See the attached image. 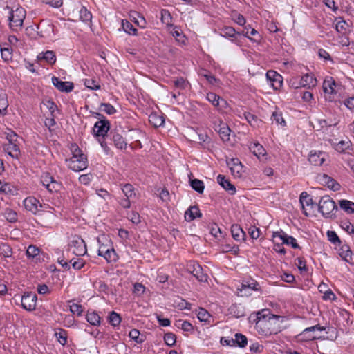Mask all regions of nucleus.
Returning <instances> with one entry per match:
<instances>
[{
    "instance_id": "6e6d98bb",
    "label": "nucleus",
    "mask_w": 354,
    "mask_h": 354,
    "mask_svg": "<svg viewBox=\"0 0 354 354\" xmlns=\"http://www.w3.org/2000/svg\"><path fill=\"white\" fill-rule=\"evenodd\" d=\"M84 85L91 90H97L100 88L99 82L94 79H86L84 80Z\"/></svg>"
},
{
    "instance_id": "ea45409f",
    "label": "nucleus",
    "mask_w": 354,
    "mask_h": 354,
    "mask_svg": "<svg viewBox=\"0 0 354 354\" xmlns=\"http://www.w3.org/2000/svg\"><path fill=\"white\" fill-rule=\"evenodd\" d=\"M337 20L336 25H335V29L339 33H344L347 31L348 28V23L343 19L342 17H339L336 19Z\"/></svg>"
},
{
    "instance_id": "aec40b11",
    "label": "nucleus",
    "mask_w": 354,
    "mask_h": 354,
    "mask_svg": "<svg viewBox=\"0 0 354 354\" xmlns=\"http://www.w3.org/2000/svg\"><path fill=\"white\" fill-rule=\"evenodd\" d=\"M299 202L301 203L304 214L308 216L309 214L305 209V205L313 207L314 205H316V203H315L313 199L309 197V194L306 192H301L299 196Z\"/></svg>"
},
{
    "instance_id": "f704fd0d",
    "label": "nucleus",
    "mask_w": 354,
    "mask_h": 354,
    "mask_svg": "<svg viewBox=\"0 0 354 354\" xmlns=\"http://www.w3.org/2000/svg\"><path fill=\"white\" fill-rule=\"evenodd\" d=\"M192 275L199 281V282H207L208 275L204 272L203 268L201 266H196V270L192 274Z\"/></svg>"
},
{
    "instance_id": "f257e3e1",
    "label": "nucleus",
    "mask_w": 354,
    "mask_h": 354,
    "mask_svg": "<svg viewBox=\"0 0 354 354\" xmlns=\"http://www.w3.org/2000/svg\"><path fill=\"white\" fill-rule=\"evenodd\" d=\"M282 317L279 315H271L270 318L267 320L260 321V322L255 326L257 332L263 336H270L276 335L281 332Z\"/></svg>"
},
{
    "instance_id": "5701e85b",
    "label": "nucleus",
    "mask_w": 354,
    "mask_h": 354,
    "mask_svg": "<svg viewBox=\"0 0 354 354\" xmlns=\"http://www.w3.org/2000/svg\"><path fill=\"white\" fill-rule=\"evenodd\" d=\"M320 180L324 185H326L333 191H338L340 189V185L335 179L332 178L327 174H323L320 177Z\"/></svg>"
},
{
    "instance_id": "dca6fc26",
    "label": "nucleus",
    "mask_w": 354,
    "mask_h": 354,
    "mask_svg": "<svg viewBox=\"0 0 354 354\" xmlns=\"http://www.w3.org/2000/svg\"><path fill=\"white\" fill-rule=\"evenodd\" d=\"M326 154L322 151H311L309 154V162L315 166L322 165L326 160Z\"/></svg>"
},
{
    "instance_id": "0e129e2a",
    "label": "nucleus",
    "mask_w": 354,
    "mask_h": 354,
    "mask_svg": "<svg viewBox=\"0 0 354 354\" xmlns=\"http://www.w3.org/2000/svg\"><path fill=\"white\" fill-rule=\"evenodd\" d=\"M340 225L342 228L346 231L348 234H354V226L351 222L347 221H342Z\"/></svg>"
},
{
    "instance_id": "1a4fd4ad",
    "label": "nucleus",
    "mask_w": 354,
    "mask_h": 354,
    "mask_svg": "<svg viewBox=\"0 0 354 354\" xmlns=\"http://www.w3.org/2000/svg\"><path fill=\"white\" fill-rule=\"evenodd\" d=\"M37 34L41 37L52 38L55 35L54 26L49 21L42 20L37 26Z\"/></svg>"
},
{
    "instance_id": "20e7f679",
    "label": "nucleus",
    "mask_w": 354,
    "mask_h": 354,
    "mask_svg": "<svg viewBox=\"0 0 354 354\" xmlns=\"http://www.w3.org/2000/svg\"><path fill=\"white\" fill-rule=\"evenodd\" d=\"M326 328L321 326L319 324L315 326L306 328L301 333L298 334L295 339L298 342H309L315 339L321 338V336L318 335V331L325 330Z\"/></svg>"
},
{
    "instance_id": "c03bdc74",
    "label": "nucleus",
    "mask_w": 354,
    "mask_h": 354,
    "mask_svg": "<svg viewBox=\"0 0 354 354\" xmlns=\"http://www.w3.org/2000/svg\"><path fill=\"white\" fill-rule=\"evenodd\" d=\"M80 13V19L83 22L88 23L91 21L92 15L91 13L86 8V7L82 6L79 12Z\"/></svg>"
},
{
    "instance_id": "9d476101",
    "label": "nucleus",
    "mask_w": 354,
    "mask_h": 354,
    "mask_svg": "<svg viewBox=\"0 0 354 354\" xmlns=\"http://www.w3.org/2000/svg\"><path fill=\"white\" fill-rule=\"evenodd\" d=\"M323 90L325 93V98L330 102L334 101V95L336 94V83L331 77H326L323 82Z\"/></svg>"
},
{
    "instance_id": "ddd939ff",
    "label": "nucleus",
    "mask_w": 354,
    "mask_h": 354,
    "mask_svg": "<svg viewBox=\"0 0 354 354\" xmlns=\"http://www.w3.org/2000/svg\"><path fill=\"white\" fill-rule=\"evenodd\" d=\"M266 78L274 90L279 89L283 84L282 76L274 71L270 70L266 73Z\"/></svg>"
},
{
    "instance_id": "a18cd8bd",
    "label": "nucleus",
    "mask_w": 354,
    "mask_h": 354,
    "mask_svg": "<svg viewBox=\"0 0 354 354\" xmlns=\"http://www.w3.org/2000/svg\"><path fill=\"white\" fill-rule=\"evenodd\" d=\"M351 147V141L342 140L339 142L335 147L337 151L339 153H344L347 149H349Z\"/></svg>"
},
{
    "instance_id": "13d9d810",
    "label": "nucleus",
    "mask_w": 354,
    "mask_h": 354,
    "mask_svg": "<svg viewBox=\"0 0 354 354\" xmlns=\"http://www.w3.org/2000/svg\"><path fill=\"white\" fill-rule=\"evenodd\" d=\"M5 218L10 223H15L17 221V213L10 209H6Z\"/></svg>"
},
{
    "instance_id": "052dcab7",
    "label": "nucleus",
    "mask_w": 354,
    "mask_h": 354,
    "mask_svg": "<svg viewBox=\"0 0 354 354\" xmlns=\"http://www.w3.org/2000/svg\"><path fill=\"white\" fill-rule=\"evenodd\" d=\"M197 317L200 321L207 322L210 317V315L205 309L200 308L197 313Z\"/></svg>"
},
{
    "instance_id": "3c124183",
    "label": "nucleus",
    "mask_w": 354,
    "mask_h": 354,
    "mask_svg": "<svg viewBox=\"0 0 354 354\" xmlns=\"http://www.w3.org/2000/svg\"><path fill=\"white\" fill-rule=\"evenodd\" d=\"M42 58L50 64H54L56 62L55 53L52 50H47L43 54Z\"/></svg>"
},
{
    "instance_id": "a211bd4d",
    "label": "nucleus",
    "mask_w": 354,
    "mask_h": 354,
    "mask_svg": "<svg viewBox=\"0 0 354 354\" xmlns=\"http://www.w3.org/2000/svg\"><path fill=\"white\" fill-rule=\"evenodd\" d=\"M271 315L272 314L270 313L269 310L263 309L255 314H252L250 316L249 319L251 323L255 324V326H257L260 321L267 320V319L270 318Z\"/></svg>"
},
{
    "instance_id": "09e8293b",
    "label": "nucleus",
    "mask_w": 354,
    "mask_h": 354,
    "mask_svg": "<svg viewBox=\"0 0 354 354\" xmlns=\"http://www.w3.org/2000/svg\"><path fill=\"white\" fill-rule=\"evenodd\" d=\"M39 252L40 250L39 248L33 245H30L27 248L26 254L28 258L34 259L39 254Z\"/></svg>"
},
{
    "instance_id": "e2e57ef3",
    "label": "nucleus",
    "mask_w": 354,
    "mask_h": 354,
    "mask_svg": "<svg viewBox=\"0 0 354 354\" xmlns=\"http://www.w3.org/2000/svg\"><path fill=\"white\" fill-rule=\"evenodd\" d=\"M133 133L134 135L132 136L131 138L135 140L134 143L136 146L142 148V144L138 138H140L141 136H143V132L140 130L136 129L133 130Z\"/></svg>"
},
{
    "instance_id": "a19ab883",
    "label": "nucleus",
    "mask_w": 354,
    "mask_h": 354,
    "mask_svg": "<svg viewBox=\"0 0 354 354\" xmlns=\"http://www.w3.org/2000/svg\"><path fill=\"white\" fill-rule=\"evenodd\" d=\"M192 188L199 194H202L204 191V183L198 179H192L189 180Z\"/></svg>"
},
{
    "instance_id": "4d7b16f0",
    "label": "nucleus",
    "mask_w": 354,
    "mask_h": 354,
    "mask_svg": "<svg viewBox=\"0 0 354 354\" xmlns=\"http://www.w3.org/2000/svg\"><path fill=\"white\" fill-rule=\"evenodd\" d=\"M327 236L328 240L335 245H339L341 244V240L338 237L337 234L335 231L328 230L327 232Z\"/></svg>"
},
{
    "instance_id": "cd10ccee",
    "label": "nucleus",
    "mask_w": 354,
    "mask_h": 354,
    "mask_svg": "<svg viewBox=\"0 0 354 354\" xmlns=\"http://www.w3.org/2000/svg\"><path fill=\"white\" fill-rule=\"evenodd\" d=\"M149 122L152 126L157 128L163 125L165 120L162 115H160L157 113H151L149 115Z\"/></svg>"
},
{
    "instance_id": "49530a36",
    "label": "nucleus",
    "mask_w": 354,
    "mask_h": 354,
    "mask_svg": "<svg viewBox=\"0 0 354 354\" xmlns=\"http://www.w3.org/2000/svg\"><path fill=\"white\" fill-rule=\"evenodd\" d=\"M109 322L114 327L119 326L121 322L120 315L115 311L111 312L109 316Z\"/></svg>"
},
{
    "instance_id": "bf43d9fd",
    "label": "nucleus",
    "mask_w": 354,
    "mask_h": 354,
    "mask_svg": "<svg viewBox=\"0 0 354 354\" xmlns=\"http://www.w3.org/2000/svg\"><path fill=\"white\" fill-rule=\"evenodd\" d=\"M229 310L230 313L236 318L241 317L244 315L243 312L242 310H240L239 309V306L236 304L232 305L230 307Z\"/></svg>"
},
{
    "instance_id": "f03ea898",
    "label": "nucleus",
    "mask_w": 354,
    "mask_h": 354,
    "mask_svg": "<svg viewBox=\"0 0 354 354\" xmlns=\"http://www.w3.org/2000/svg\"><path fill=\"white\" fill-rule=\"evenodd\" d=\"M5 9L10 10L8 20L10 28L16 30L17 28H21L26 17V10L21 7H17L15 10L10 9L8 6H6Z\"/></svg>"
},
{
    "instance_id": "79ce46f5",
    "label": "nucleus",
    "mask_w": 354,
    "mask_h": 354,
    "mask_svg": "<svg viewBox=\"0 0 354 354\" xmlns=\"http://www.w3.org/2000/svg\"><path fill=\"white\" fill-rule=\"evenodd\" d=\"M122 28L124 31L129 35H136L137 29L127 20H122Z\"/></svg>"
},
{
    "instance_id": "8fccbe9b",
    "label": "nucleus",
    "mask_w": 354,
    "mask_h": 354,
    "mask_svg": "<svg viewBox=\"0 0 354 354\" xmlns=\"http://www.w3.org/2000/svg\"><path fill=\"white\" fill-rule=\"evenodd\" d=\"M55 336L62 345L64 346L67 343V333L65 330L59 328V331L55 333Z\"/></svg>"
},
{
    "instance_id": "7c9ffc66",
    "label": "nucleus",
    "mask_w": 354,
    "mask_h": 354,
    "mask_svg": "<svg viewBox=\"0 0 354 354\" xmlns=\"http://www.w3.org/2000/svg\"><path fill=\"white\" fill-rule=\"evenodd\" d=\"M220 35L226 38L236 37V35H241L232 26H224L220 28Z\"/></svg>"
},
{
    "instance_id": "58836bf2",
    "label": "nucleus",
    "mask_w": 354,
    "mask_h": 354,
    "mask_svg": "<svg viewBox=\"0 0 354 354\" xmlns=\"http://www.w3.org/2000/svg\"><path fill=\"white\" fill-rule=\"evenodd\" d=\"M0 255L5 258L11 257L12 255V248L6 243H0Z\"/></svg>"
},
{
    "instance_id": "2eb2a0df",
    "label": "nucleus",
    "mask_w": 354,
    "mask_h": 354,
    "mask_svg": "<svg viewBox=\"0 0 354 354\" xmlns=\"http://www.w3.org/2000/svg\"><path fill=\"white\" fill-rule=\"evenodd\" d=\"M52 83L61 92L69 93L74 88V85L72 82H63L55 76L52 77Z\"/></svg>"
},
{
    "instance_id": "423d86ee",
    "label": "nucleus",
    "mask_w": 354,
    "mask_h": 354,
    "mask_svg": "<svg viewBox=\"0 0 354 354\" xmlns=\"http://www.w3.org/2000/svg\"><path fill=\"white\" fill-rule=\"evenodd\" d=\"M69 249L72 252L77 256H83L86 253V245L84 241L78 236H75L68 244Z\"/></svg>"
},
{
    "instance_id": "0eeeda50",
    "label": "nucleus",
    "mask_w": 354,
    "mask_h": 354,
    "mask_svg": "<svg viewBox=\"0 0 354 354\" xmlns=\"http://www.w3.org/2000/svg\"><path fill=\"white\" fill-rule=\"evenodd\" d=\"M110 129V122L106 118L100 119L97 121L93 127L92 132L95 137L97 138H104Z\"/></svg>"
},
{
    "instance_id": "393cba45",
    "label": "nucleus",
    "mask_w": 354,
    "mask_h": 354,
    "mask_svg": "<svg viewBox=\"0 0 354 354\" xmlns=\"http://www.w3.org/2000/svg\"><path fill=\"white\" fill-rule=\"evenodd\" d=\"M232 236L237 241H244L245 239V232L239 225L234 224L231 227Z\"/></svg>"
},
{
    "instance_id": "de8ad7c7",
    "label": "nucleus",
    "mask_w": 354,
    "mask_h": 354,
    "mask_svg": "<svg viewBox=\"0 0 354 354\" xmlns=\"http://www.w3.org/2000/svg\"><path fill=\"white\" fill-rule=\"evenodd\" d=\"M207 100L212 103V104L214 106H219V100H221V97L217 95L214 93H208L207 94ZM221 101L225 103V101L223 99H221Z\"/></svg>"
},
{
    "instance_id": "c85d7f7f",
    "label": "nucleus",
    "mask_w": 354,
    "mask_h": 354,
    "mask_svg": "<svg viewBox=\"0 0 354 354\" xmlns=\"http://www.w3.org/2000/svg\"><path fill=\"white\" fill-rule=\"evenodd\" d=\"M250 149L259 159H260L261 156H264L266 155V149L261 145L258 142L251 144L250 146Z\"/></svg>"
},
{
    "instance_id": "37998d69",
    "label": "nucleus",
    "mask_w": 354,
    "mask_h": 354,
    "mask_svg": "<svg viewBox=\"0 0 354 354\" xmlns=\"http://www.w3.org/2000/svg\"><path fill=\"white\" fill-rule=\"evenodd\" d=\"M122 191L125 198H132L136 196L134 188L132 185L127 183L122 187Z\"/></svg>"
},
{
    "instance_id": "c756f323",
    "label": "nucleus",
    "mask_w": 354,
    "mask_h": 354,
    "mask_svg": "<svg viewBox=\"0 0 354 354\" xmlns=\"http://www.w3.org/2000/svg\"><path fill=\"white\" fill-rule=\"evenodd\" d=\"M243 115L246 120L253 127H259L262 124V120L259 119L256 115L252 113L245 112Z\"/></svg>"
},
{
    "instance_id": "4be33fe9",
    "label": "nucleus",
    "mask_w": 354,
    "mask_h": 354,
    "mask_svg": "<svg viewBox=\"0 0 354 354\" xmlns=\"http://www.w3.org/2000/svg\"><path fill=\"white\" fill-rule=\"evenodd\" d=\"M217 182L223 189L229 192L231 194L236 193L235 186L232 185L228 179L225 178V176L219 174L217 176Z\"/></svg>"
},
{
    "instance_id": "4c0bfd02",
    "label": "nucleus",
    "mask_w": 354,
    "mask_h": 354,
    "mask_svg": "<svg viewBox=\"0 0 354 354\" xmlns=\"http://www.w3.org/2000/svg\"><path fill=\"white\" fill-rule=\"evenodd\" d=\"M129 337L138 344H142L145 340V337L140 335V331L135 328L129 332Z\"/></svg>"
},
{
    "instance_id": "774afa93",
    "label": "nucleus",
    "mask_w": 354,
    "mask_h": 354,
    "mask_svg": "<svg viewBox=\"0 0 354 354\" xmlns=\"http://www.w3.org/2000/svg\"><path fill=\"white\" fill-rule=\"evenodd\" d=\"M264 346L258 342L252 344L250 346V351L256 353H260L263 351Z\"/></svg>"
},
{
    "instance_id": "603ef678",
    "label": "nucleus",
    "mask_w": 354,
    "mask_h": 354,
    "mask_svg": "<svg viewBox=\"0 0 354 354\" xmlns=\"http://www.w3.org/2000/svg\"><path fill=\"white\" fill-rule=\"evenodd\" d=\"M71 263L72 267L77 270L82 269L84 265L85 261L81 258H73L69 261Z\"/></svg>"
},
{
    "instance_id": "2f4dec72",
    "label": "nucleus",
    "mask_w": 354,
    "mask_h": 354,
    "mask_svg": "<svg viewBox=\"0 0 354 354\" xmlns=\"http://www.w3.org/2000/svg\"><path fill=\"white\" fill-rule=\"evenodd\" d=\"M86 320L87 322L95 326H97L100 325L101 323V317L100 315L95 311L88 312L86 315Z\"/></svg>"
},
{
    "instance_id": "473e14b6",
    "label": "nucleus",
    "mask_w": 354,
    "mask_h": 354,
    "mask_svg": "<svg viewBox=\"0 0 354 354\" xmlns=\"http://www.w3.org/2000/svg\"><path fill=\"white\" fill-rule=\"evenodd\" d=\"M218 131L221 138L223 142L230 140V134L231 130L226 124H221Z\"/></svg>"
},
{
    "instance_id": "412c9836",
    "label": "nucleus",
    "mask_w": 354,
    "mask_h": 354,
    "mask_svg": "<svg viewBox=\"0 0 354 354\" xmlns=\"http://www.w3.org/2000/svg\"><path fill=\"white\" fill-rule=\"evenodd\" d=\"M316 84V78L313 75L307 73L300 78L299 86H297L296 88L300 86L310 88L315 86Z\"/></svg>"
},
{
    "instance_id": "4468645a",
    "label": "nucleus",
    "mask_w": 354,
    "mask_h": 354,
    "mask_svg": "<svg viewBox=\"0 0 354 354\" xmlns=\"http://www.w3.org/2000/svg\"><path fill=\"white\" fill-rule=\"evenodd\" d=\"M272 238H279V239L282 241V244L290 245L293 248H300L299 245L297 244L296 239L286 234L283 231L281 230L280 232H274L272 234Z\"/></svg>"
},
{
    "instance_id": "9b49d317",
    "label": "nucleus",
    "mask_w": 354,
    "mask_h": 354,
    "mask_svg": "<svg viewBox=\"0 0 354 354\" xmlns=\"http://www.w3.org/2000/svg\"><path fill=\"white\" fill-rule=\"evenodd\" d=\"M37 297L32 292H27L21 297V306L28 311H32L36 308Z\"/></svg>"
},
{
    "instance_id": "f8f14e48",
    "label": "nucleus",
    "mask_w": 354,
    "mask_h": 354,
    "mask_svg": "<svg viewBox=\"0 0 354 354\" xmlns=\"http://www.w3.org/2000/svg\"><path fill=\"white\" fill-rule=\"evenodd\" d=\"M260 290L261 287L259 284L252 279L249 281H243L241 288L239 289L241 296L242 297L250 295L252 290L259 291Z\"/></svg>"
},
{
    "instance_id": "39448f33",
    "label": "nucleus",
    "mask_w": 354,
    "mask_h": 354,
    "mask_svg": "<svg viewBox=\"0 0 354 354\" xmlns=\"http://www.w3.org/2000/svg\"><path fill=\"white\" fill-rule=\"evenodd\" d=\"M68 167L74 171H80L87 168L88 161L86 156H72L70 159H66Z\"/></svg>"
},
{
    "instance_id": "69168bd1",
    "label": "nucleus",
    "mask_w": 354,
    "mask_h": 354,
    "mask_svg": "<svg viewBox=\"0 0 354 354\" xmlns=\"http://www.w3.org/2000/svg\"><path fill=\"white\" fill-rule=\"evenodd\" d=\"M1 57L5 61H9L12 59V50L9 48H1Z\"/></svg>"
},
{
    "instance_id": "7ed1b4c3",
    "label": "nucleus",
    "mask_w": 354,
    "mask_h": 354,
    "mask_svg": "<svg viewBox=\"0 0 354 354\" xmlns=\"http://www.w3.org/2000/svg\"><path fill=\"white\" fill-rule=\"evenodd\" d=\"M318 209L325 218H332L337 210L335 201L329 196H322L318 203Z\"/></svg>"
},
{
    "instance_id": "680f3d73",
    "label": "nucleus",
    "mask_w": 354,
    "mask_h": 354,
    "mask_svg": "<svg viewBox=\"0 0 354 354\" xmlns=\"http://www.w3.org/2000/svg\"><path fill=\"white\" fill-rule=\"evenodd\" d=\"M173 82L174 86L178 89H185L188 84L183 77L176 78Z\"/></svg>"
},
{
    "instance_id": "6e6552de",
    "label": "nucleus",
    "mask_w": 354,
    "mask_h": 354,
    "mask_svg": "<svg viewBox=\"0 0 354 354\" xmlns=\"http://www.w3.org/2000/svg\"><path fill=\"white\" fill-rule=\"evenodd\" d=\"M24 205L26 210L31 212L33 214H40L44 212L42 205L39 200L35 197H28L24 201Z\"/></svg>"
},
{
    "instance_id": "bb28decb",
    "label": "nucleus",
    "mask_w": 354,
    "mask_h": 354,
    "mask_svg": "<svg viewBox=\"0 0 354 354\" xmlns=\"http://www.w3.org/2000/svg\"><path fill=\"white\" fill-rule=\"evenodd\" d=\"M4 151L12 158H17L20 153L19 147L16 142L6 144L4 145Z\"/></svg>"
},
{
    "instance_id": "864d4df0",
    "label": "nucleus",
    "mask_w": 354,
    "mask_h": 354,
    "mask_svg": "<svg viewBox=\"0 0 354 354\" xmlns=\"http://www.w3.org/2000/svg\"><path fill=\"white\" fill-rule=\"evenodd\" d=\"M271 119L277 123V124L286 125V122L282 116V113L280 111H275L272 113Z\"/></svg>"
},
{
    "instance_id": "c9c22d12",
    "label": "nucleus",
    "mask_w": 354,
    "mask_h": 354,
    "mask_svg": "<svg viewBox=\"0 0 354 354\" xmlns=\"http://www.w3.org/2000/svg\"><path fill=\"white\" fill-rule=\"evenodd\" d=\"M234 345L238 346L240 348H245L248 344V338L245 335L241 333H236L234 335Z\"/></svg>"
},
{
    "instance_id": "6ab92c4d",
    "label": "nucleus",
    "mask_w": 354,
    "mask_h": 354,
    "mask_svg": "<svg viewBox=\"0 0 354 354\" xmlns=\"http://www.w3.org/2000/svg\"><path fill=\"white\" fill-rule=\"evenodd\" d=\"M111 134L112 136V141L116 148L121 150L125 149L127 148V143L122 135H121L118 131H111Z\"/></svg>"
},
{
    "instance_id": "338daca9",
    "label": "nucleus",
    "mask_w": 354,
    "mask_h": 354,
    "mask_svg": "<svg viewBox=\"0 0 354 354\" xmlns=\"http://www.w3.org/2000/svg\"><path fill=\"white\" fill-rule=\"evenodd\" d=\"M230 170H231L232 174L234 177L239 178L241 176V174H242L243 166L241 164L236 165V166H230Z\"/></svg>"
},
{
    "instance_id": "a878e982",
    "label": "nucleus",
    "mask_w": 354,
    "mask_h": 354,
    "mask_svg": "<svg viewBox=\"0 0 354 354\" xmlns=\"http://www.w3.org/2000/svg\"><path fill=\"white\" fill-rule=\"evenodd\" d=\"M339 254L344 261L350 264H353L352 252L348 245H342L339 250Z\"/></svg>"
},
{
    "instance_id": "b1692460",
    "label": "nucleus",
    "mask_w": 354,
    "mask_h": 354,
    "mask_svg": "<svg viewBox=\"0 0 354 354\" xmlns=\"http://www.w3.org/2000/svg\"><path fill=\"white\" fill-rule=\"evenodd\" d=\"M201 216L202 214L197 206H191L185 213V219L189 222Z\"/></svg>"
},
{
    "instance_id": "72a5a7b5",
    "label": "nucleus",
    "mask_w": 354,
    "mask_h": 354,
    "mask_svg": "<svg viewBox=\"0 0 354 354\" xmlns=\"http://www.w3.org/2000/svg\"><path fill=\"white\" fill-rule=\"evenodd\" d=\"M341 209L344 210L347 214L354 213V202L348 200H341L339 202Z\"/></svg>"
},
{
    "instance_id": "5fc2aeb1",
    "label": "nucleus",
    "mask_w": 354,
    "mask_h": 354,
    "mask_svg": "<svg viewBox=\"0 0 354 354\" xmlns=\"http://www.w3.org/2000/svg\"><path fill=\"white\" fill-rule=\"evenodd\" d=\"M164 341L167 346H172L176 342V335L172 333H167L165 334Z\"/></svg>"
},
{
    "instance_id": "e433bc0d",
    "label": "nucleus",
    "mask_w": 354,
    "mask_h": 354,
    "mask_svg": "<svg viewBox=\"0 0 354 354\" xmlns=\"http://www.w3.org/2000/svg\"><path fill=\"white\" fill-rule=\"evenodd\" d=\"M104 252L103 257L107 262H115L118 260V255L113 248H108Z\"/></svg>"
},
{
    "instance_id": "f3484780",
    "label": "nucleus",
    "mask_w": 354,
    "mask_h": 354,
    "mask_svg": "<svg viewBox=\"0 0 354 354\" xmlns=\"http://www.w3.org/2000/svg\"><path fill=\"white\" fill-rule=\"evenodd\" d=\"M41 183L50 192H57L60 187L59 184L48 174L41 176Z\"/></svg>"
}]
</instances>
